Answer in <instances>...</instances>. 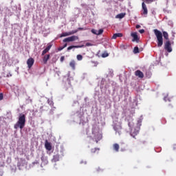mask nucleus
Returning a JSON list of instances; mask_svg holds the SVG:
<instances>
[{
	"instance_id": "f257e3e1",
	"label": "nucleus",
	"mask_w": 176,
	"mask_h": 176,
	"mask_svg": "<svg viewBox=\"0 0 176 176\" xmlns=\"http://www.w3.org/2000/svg\"><path fill=\"white\" fill-rule=\"evenodd\" d=\"M24 127H25V115L21 113L19 114L18 121L14 125V128L15 130H17V129L22 130L24 129Z\"/></svg>"
},
{
	"instance_id": "f03ea898",
	"label": "nucleus",
	"mask_w": 176,
	"mask_h": 176,
	"mask_svg": "<svg viewBox=\"0 0 176 176\" xmlns=\"http://www.w3.org/2000/svg\"><path fill=\"white\" fill-rule=\"evenodd\" d=\"M153 32L157 38V47H162L163 46V33L157 29H155Z\"/></svg>"
},
{
	"instance_id": "7ed1b4c3",
	"label": "nucleus",
	"mask_w": 176,
	"mask_h": 176,
	"mask_svg": "<svg viewBox=\"0 0 176 176\" xmlns=\"http://www.w3.org/2000/svg\"><path fill=\"white\" fill-rule=\"evenodd\" d=\"M164 49L168 52V53H171L173 52V48L171 47V42H170V41H166L164 44Z\"/></svg>"
},
{
	"instance_id": "20e7f679",
	"label": "nucleus",
	"mask_w": 176,
	"mask_h": 176,
	"mask_svg": "<svg viewBox=\"0 0 176 176\" xmlns=\"http://www.w3.org/2000/svg\"><path fill=\"white\" fill-rule=\"evenodd\" d=\"M79 37L78 36H72L70 37H67L63 40V42H74L75 41H78Z\"/></svg>"
},
{
	"instance_id": "39448f33",
	"label": "nucleus",
	"mask_w": 176,
	"mask_h": 176,
	"mask_svg": "<svg viewBox=\"0 0 176 176\" xmlns=\"http://www.w3.org/2000/svg\"><path fill=\"white\" fill-rule=\"evenodd\" d=\"M76 32H78V30H72V32H63L60 34V38L64 36H69V35H74V34H76Z\"/></svg>"
},
{
	"instance_id": "423d86ee",
	"label": "nucleus",
	"mask_w": 176,
	"mask_h": 176,
	"mask_svg": "<svg viewBox=\"0 0 176 176\" xmlns=\"http://www.w3.org/2000/svg\"><path fill=\"white\" fill-rule=\"evenodd\" d=\"M131 36L133 38L132 39V42H138L140 41V38H138V35L137 34V32H132L131 34Z\"/></svg>"
},
{
	"instance_id": "0eeeda50",
	"label": "nucleus",
	"mask_w": 176,
	"mask_h": 176,
	"mask_svg": "<svg viewBox=\"0 0 176 176\" xmlns=\"http://www.w3.org/2000/svg\"><path fill=\"white\" fill-rule=\"evenodd\" d=\"M18 167H23L25 166V159L20 158L17 162Z\"/></svg>"
},
{
	"instance_id": "6e6552de",
	"label": "nucleus",
	"mask_w": 176,
	"mask_h": 176,
	"mask_svg": "<svg viewBox=\"0 0 176 176\" xmlns=\"http://www.w3.org/2000/svg\"><path fill=\"white\" fill-rule=\"evenodd\" d=\"M34 63H35V60L32 58H30L27 60L28 67L29 69L32 68V65H34Z\"/></svg>"
},
{
	"instance_id": "1a4fd4ad",
	"label": "nucleus",
	"mask_w": 176,
	"mask_h": 176,
	"mask_svg": "<svg viewBox=\"0 0 176 176\" xmlns=\"http://www.w3.org/2000/svg\"><path fill=\"white\" fill-rule=\"evenodd\" d=\"M142 14H148V8H146V4L144 2L142 3Z\"/></svg>"
},
{
	"instance_id": "9d476101",
	"label": "nucleus",
	"mask_w": 176,
	"mask_h": 176,
	"mask_svg": "<svg viewBox=\"0 0 176 176\" xmlns=\"http://www.w3.org/2000/svg\"><path fill=\"white\" fill-rule=\"evenodd\" d=\"M52 46H53V45H52L50 43L47 44V47L42 52L41 55L45 56L46 54V53H47L49 52V50H50V49H52Z\"/></svg>"
},
{
	"instance_id": "9b49d317",
	"label": "nucleus",
	"mask_w": 176,
	"mask_h": 176,
	"mask_svg": "<svg viewBox=\"0 0 176 176\" xmlns=\"http://www.w3.org/2000/svg\"><path fill=\"white\" fill-rule=\"evenodd\" d=\"M81 47H85V45H72L67 47V50H72V49H79Z\"/></svg>"
},
{
	"instance_id": "f8f14e48",
	"label": "nucleus",
	"mask_w": 176,
	"mask_h": 176,
	"mask_svg": "<svg viewBox=\"0 0 176 176\" xmlns=\"http://www.w3.org/2000/svg\"><path fill=\"white\" fill-rule=\"evenodd\" d=\"M135 76H138V78H144V73L140 70H136L135 72Z\"/></svg>"
},
{
	"instance_id": "ddd939ff",
	"label": "nucleus",
	"mask_w": 176,
	"mask_h": 176,
	"mask_svg": "<svg viewBox=\"0 0 176 176\" xmlns=\"http://www.w3.org/2000/svg\"><path fill=\"white\" fill-rule=\"evenodd\" d=\"M60 160V155L56 154L53 156V158L52 160V163H57Z\"/></svg>"
},
{
	"instance_id": "4468645a",
	"label": "nucleus",
	"mask_w": 176,
	"mask_h": 176,
	"mask_svg": "<svg viewBox=\"0 0 176 176\" xmlns=\"http://www.w3.org/2000/svg\"><path fill=\"white\" fill-rule=\"evenodd\" d=\"M50 58V54L45 55L43 58V61L44 64H47L48 60Z\"/></svg>"
},
{
	"instance_id": "2eb2a0df",
	"label": "nucleus",
	"mask_w": 176,
	"mask_h": 176,
	"mask_svg": "<svg viewBox=\"0 0 176 176\" xmlns=\"http://www.w3.org/2000/svg\"><path fill=\"white\" fill-rule=\"evenodd\" d=\"M45 146L47 151H52V144H50V143L48 142L47 140L45 141Z\"/></svg>"
},
{
	"instance_id": "dca6fc26",
	"label": "nucleus",
	"mask_w": 176,
	"mask_h": 176,
	"mask_svg": "<svg viewBox=\"0 0 176 176\" xmlns=\"http://www.w3.org/2000/svg\"><path fill=\"white\" fill-rule=\"evenodd\" d=\"M76 65V62L74 60H72L70 61L69 63V67H71V68L74 70H75V67Z\"/></svg>"
},
{
	"instance_id": "f3484780",
	"label": "nucleus",
	"mask_w": 176,
	"mask_h": 176,
	"mask_svg": "<svg viewBox=\"0 0 176 176\" xmlns=\"http://www.w3.org/2000/svg\"><path fill=\"white\" fill-rule=\"evenodd\" d=\"M123 36V34L122 33H116L113 35L112 39H116V38H122Z\"/></svg>"
},
{
	"instance_id": "a211bd4d",
	"label": "nucleus",
	"mask_w": 176,
	"mask_h": 176,
	"mask_svg": "<svg viewBox=\"0 0 176 176\" xmlns=\"http://www.w3.org/2000/svg\"><path fill=\"white\" fill-rule=\"evenodd\" d=\"M113 150L116 151V152H119V144L118 143H116L113 145Z\"/></svg>"
},
{
	"instance_id": "6ab92c4d",
	"label": "nucleus",
	"mask_w": 176,
	"mask_h": 176,
	"mask_svg": "<svg viewBox=\"0 0 176 176\" xmlns=\"http://www.w3.org/2000/svg\"><path fill=\"white\" fill-rule=\"evenodd\" d=\"M126 16V13H120L116 15V19H123Z\"/></svg>"
},
{
	"instance_id": "aec40b11",
	"label": "nucleus",
	"mask_w": 176,
	"mask_h": 176,
	"mask_svg": "<svg viewBox=\"0 0 176 176\" xmlns=\"http://www.w3.org/2000/svg\"><path fill=\"white\" fill-rule=\"evenodd\" d=\"M71 87H72L71 81H69L68 83L66 84V85L65 86V89L68 90V89H69Z\"/></svg>"
},
{
	"instance_id": "412c9836",
	"label": "nucleus",
	"mask_w": 176,
	"mask_h": 176,
	"mask_svg": "<svg viewBox=\"0 0 176 176\" xmlns=\"http://www.w3.org/2000/svg\"><path fill=\"white\" fill-rule=\"evenodd\" d=\"M163 36L166 41L168 40V33L167 32H163Z\"/></svg>"
},
{
	"instance_id": "4be33fe9",
	"label": "nucleus",
	"mask_w": 176,
	"mask_h": 176,
	"mask_svg": "<svg viewBox=\"0 0 176 176\" xmlns=\"http://www.w3.org/2000/svg\"><path fill=\"white\" fill-rule=\"evenodd\" d=\"M133 53H134V54H137L138 53H140V49L138 48V47H134Z\"/></svg>"
},
{
	"instance_id": "5701e85b",
	"label": "nucleus",
	"mask_w": 176,
	"mask_h": 176,
	"mask_svg": "<svg viewBox=\"0 0 176 176\" xmlns=\"http://www.w3.org/2000/svg\"><path fill=\"white\" fill-rule=\"evenodd\" d=\"M76 58L78 61H82L83 60V56L80 54L77 55Z\"/></svg>"
},
{
	"instance_id": "b1692460",
	"label": "nucleus",
	"mask_w": 176,
	"mask_h": 176,
	"mask_svg": "<svg viewBox=\"0 0 176 176\" xmlns=\"http://www.w3.org/2000/svg\"><path fill=\"white\" fill-rule=\"evenodd\" d=\"M108 56H109V54H108V52H104L103 54H102V57L103 58H105V57H108Z\"/></svg>"
},
{
	"instance_id": "393cba45",
	"label": "nucleus",
	"mask_w": 176,
	"mask_h": 176,
	"mask_svg": "<svg viewBox=\"0 0 176 176\" xmlns=\"http://www.w3.org/2000/svg\"><path fill=\"white\" fill-rule=\"evenodd\" d=\"M102 32H104V30L102 29H100L98 32H97V35H101V34H102Z\"/></svg>"
},
{
	"instance_id": "a878e982",
	"label": "nucleus",
	"mask_w": 176,
	"mask_h": 176,
	"mask_svg": "<svg viewBox=\"0 0 176 176\" xmlns=\"http://www.w3.org/2000/svg\"><path fill=\"white\" fill-rule=\"evenodd\" d=\"M91 32L92 34H94V35H97L98 31L96 29H92Z\"/></svg>"
},
{
	"instance_id": "bb28decb",
	"label": "nucleus",
	"mask_w": 176,
	"mask_h": 176,
	"mask_svg": "<svg viewBox=\"0 0 176 176\" xmlns=\"http://www.w3.org/2000/svg\"><path fill=\"white\" fill-rule=\"evenodd\" d=\"M96 151H98V148H92L91 150V153H96Z\"/></svg>"
},
{
	"instance_id": "cd10ccee",
	"label": "nucleus",
	"mask_w": 176,
	"mask_h": 176,
	"mask_svg": "<svg viewBox=\"0 0 176 176\" xmlns=\"http://www.w3.org/2000/svg\"><path fill=\"white\" fill-rule=\"evenodd\" d=\"M3 100V94H0V101H2Z\"/></svg>"
},
{
	"instance_id": "c85d7f7f",
	"label": "nucleus",
	"mask_w": 176,
	"mask_h": 176,
	"mask_svg": "<svg viewBox=\"0 0 176 176\" xmlns=\"http://www.w3.org/2000/svg\"><path fill=\"white\" fill-rule=\"evenodd\" d=\"M139 32H140V34H144V32H145V30H144V29L140 30Z\"/></svg>"
},
{
	"instance_id": "c756f323",
	"label": "nucleus",
	"mask_w": 176,
	"mask_h": 176,
	"mask_svg": "<svg viewBox=\"0 0 176 176\" xmlns=\"http://www.w3.org/2000/svg\"><path fill=\"white\" fill-rule=\"evenodd\" d=\"M114 130L116 131V133H118V135H120V134H121L120 131H118V129H116V128H115Z\"/></svg>"
},
{
	"instance_id": "7c9ffc66",
	"label": "nucleus",
	"mask_w": 176,
	"mask_h": 176,
	"mask_svg": "<svg viewBox=\"0 0 176 176\" xmlns=\"http://www.w3.org/2000/svg\"><path fill=\"white\" fill-rule=\"evenodd\" d=\"M64 60H65V56H61L60 57V62L63 63V61H64Z\"/></svg>"
},
{
	"instance_id": "2f4dec72",
	"label": "nucleus",
	"mask_w": 176,
	"mask_h": 176,
	"mask_svg": "<svg viewBox=\"0 0 176 176\" xmlns=\"http://www.w3.org/2000/svg\"><path fill=\"white\" fill-rule=\"evenodd\" d=\"M85 46H93V44H91V43H87L86 44H85Z\"/></svg>"
},
{
	"instance_id": "473e14b6",
	"label": "nucleus",
	"mask_w": 176,
	"mask_h": 176,
	"mask_svg": "<svg viewBox=\"0 0 176 176\" xmlns=\"http://www.w3.org/2000/svg\"><path fill=\"white\" fill-rule=\"evenodd\" d=\"M63 49H64V47H59L58 48V52H61V50H63Z\"/></svg>"
},
{
	"instance_id": "72a5a7b5",
	"label": "nucleus",
	"mask_w": 176,
	"mask_h": 176,
	"mask_svg": "<svg viewBox=\"0 0 176 176\" xmlns=\"http://www.w3.org/2000/svg\"><path fill=\"white\" fill-rule=\"evenodd\" d=\"M136 28H137V29L141 28V25H136Z\"/></svg>"
},
{
	"instance_id": "f704fd0d",
	"label": "nucleus",
	"mask_w": 176,
	"mask_h": 176,
	"mask_svg": "<svg viewBox=\"0 0 176 176\" xmlns=\"http://www.w3.org/2000/svg\"><path fill=\"white\" fill-rule=\"evenodd\" d=\"M164 101H167V100H168V98L165 97V98H164Z\"/></svg>"
},
{
	"instance_id": "c9c22d12",
	"label": "nucleus",
	"mask_w": 176,
	"mask_h": 176,
	"mask_svg": "<svg viewBox=\"0 0 176 176\" xmlns=\"http://www.w3.org/2000/svg\"><path fill=\"white\" fill-rule=\"evenodd\" d=\"M41 160H42V162H43V160H45V157H41Z\"/></svg>"
},
{
	"instance_id": "e433bc0d",
	"label": "nucleus",
	"mask_w": 176,
	"mask_h": 176,
	"mask_svg": "<svg viewBox=\"0 0 176 176\" xmlns=\"http://www.w3.org/2000/svg\"><path fill=\"white\" fill-rule=\"evenodd\" d=\"M63 49L65 48V47H67V43H65L64 45H63Z\"/></svg>"
},
{
	"instance_id": "4c0bfd02",
	"label": "nucleus",
	"mask_w": 176,
	"mask_h": 176,
	"mask_svg": "<svg viewBox=\"0 0 176 176\" xmlns=\"http://www.w3.org/2000/svg\"><path fill=\"white\" fill-rule=\"evenodd\" d=\"M78 30H83V28H79Z\"/></svg>"
},
{
	"instance_id": "58836bf2",
	"label": "nucleus",
	"mask_w": 176,
	"mask_h": 176,
	"mask_svg": "<svg viewBox=\"0 0 176 176\" xmlns=\"http://www.w3.org/2000/svg\"><path fill=\"white\" fill-rule=\"evenodd\" d=\"M128 126L130 127V122L128 123Z\"/></svg>"
},
{
	"instance_id": "ea45409f",
	"label": "nucleus",
	"mask_w": 176,
	"mask_h": 176,
	"mask_svg": "<svg viewBox=\"0 0 176 176\" xmlns=\"http://www.w3.org/2000/svg\"><path fill=\"white\" fill-rule=\"evenodd\" d=\"M96 144L98 143V140H96Z\"/></svg>"
}]
</instances>
